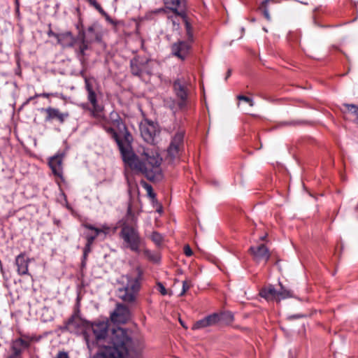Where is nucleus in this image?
I'll use <instances>...</instances> for the list:
<instances>
[{
    "label": "nucleus",
    "mask_w": 358,
    "mask_h": 358,
    "mask_svg": "<svg viewBox=\"0 0 358 358\" xmlns=\"http://www.w3.org/2000/svg\"><path fill=\"white\" fill-rule=\"evenodd\" d=\"M88 1L93 5L96 10H98L100 13H103V10L101 6L96 1V0H88Z\"/></svg>",
    "instance_id": "nucleus-35"
},
{
    "label": "nucleus",
    "mask_w": 358,
    "mask_h": 358,
    "mask_svg": "<svg viewBox=\"0 0 358 358\" xmlns=\"http://www.w3.org/2000/svg\"><path fill=\"white\" fill-rule=\"evenodd\" d=\"M56 39L63 48L71 47L75 43L74 37L69 31L59 34L56 36Z\"/></svg>",
    "instance_id": "nucleus-17"
},
{
    "label": "nucleus",
    "mask_w": 358,
    "mask_h": 358,
    "mask_svg": "<svg viewBox=\"0 0 358 358\" xmlns=\"http://www.w3.org/2000/svg\"><path fill=\"white\" fill-rule=\"evenodd\" d=\"M278 290L275 289V287L269 285L262 289L260 291V295L262 297L264 298L267 301H276L278 296Z\"/></svg>",
    "instance_id": "nucleus-19"
},
{
    "label": "nucleus",
    "mask_w": 358,
    "mask_h": 358,
    "mask_svg": "<svg viewBox=\"0 0 358 358\" xmlns=\"http://www.w3.org/2000/svg\"><path fill=\"white\" fill-rule=\"evenodd\" d=\"M208 325L212 326L218 322L220 320V317L217 314H213L205 317Z\"/></svg>",
    "instance_id": "nucleus-26"
},
{
    "label": "nucleus",
    "mask_w": 358,
    "mask_h": 358,
    "mask_svg": "<svg viewBox=\"0 0 358 358\" xmlns=\"http://www.w3.org/2000/svg\"><path fill=\"white\" fill-rule=\"evenodd\" d=\"M90 250V247H87V245L85 246V250H84V255L86 256L87 252H89Z\"/></svg>",
    "instance_id": "nucleus-44"
},
{
    "label": "nucleus",
    "mask_w": 358,
    "mask_h": 358,
    "mask_svg": "<svg viewBox=\"0 0 358 358\" xmlns=\"http://www.w3.org/2000/svg\"><path fill=\"white\" fill-rule=\"evenodd\" d=\"M136 252L142 253L143 256L148 260L154 263H157L160 261L161 256L157 252L151 251L145 248L142 247L140 244L139 238L136 235Z\"/></svg>",
    "instance_id": "nucleus-13"
},
{
    "label": "nucleus",
    "mask_w": 358,
    "mask_h": 358,
    "mask_svg": "<svg viewBox=\"0 0 358 358\" xmlns=\"http://www.w3.org/2000/svg\"><path fill=\"white\" fill-rule=\"evenodd\" d=\"M264 16H265V17H266L268 20H269L271 17H270V15H269V13H268V10H264Z\"/></svg>",
    "instance_id": "nucleus-43"
},
{
    "label": "nucleus",
    "mask_w": 358,
    "mask_h": 358,
    "mask_svg": "<svg viewBox=\"0 0 358 358\" xmlns=\"http://www.w3.org/2000/svg\"><path fill=\"white\" fill-rule=\"evenodd\" d=\"M134 285L119 290V296L124 301H133L134 300Z\"/></svg>",
    "instance_id": "nucleus-21"
},
{
    "label": "nucleus",
    "mask_w": 358,
    "mask_h": 358,
    "mask_svg": "<svg viewBox=\"0 0 358 358\" xmlns=\"http://www.w3.org/2000/svg\"><path fill=\"white\" fill-rule=\"evenodd\" d=\"M220 320H224L227 321V322H231L234 320V315L231 313H224L222 314L220 316Z\"/></svg>",
    "instance_id": "nucleus-30"
},
{
    "label": "nucleus",
    "mask_w": 358,
    "mask_h": 358,
    "mask_svg": "<svg viewBox=\"0 0 358 358\" xmlns=\"http://www.w3.org/2000/svg\"><path fill=\"white\" fill-rule=\"evenodd\" d=\"M107 133L115 140L124 163V175L129 186V194L131 195L134 170V152L131 145L133 138L126 126L121 121H116L111 127H106Z\"/></svg>",
    "instance_id": "nucleus-1"
},
{
    "label": "nucleus",
    "mask_w": 358,
    "mask_h": 358,
    "mask_svg": "<svg viewBox=\"0 0 358 358\" xmlns=\"http://www.w3.org/2000/svg\"><path fill=\"white\" fill-rule=\"evenodd\" d=\"M136 155V171L143 173L150 180H159L162 178L161 164L162 158L157 150L141 148Z\"/></svg>",
    "instance_id": "nucleus-2"
},
{
    "label": "nucleus",
    "mask_w": 358,
    "mask_h": 358,
    "mask_svg": "<svg viewBox=\"0 0 358 358\" xmlns=\"http://www.w3.org/2000/svg\"><path fill=\"white\" fill-rule=\"evenodd\" d=\"M292 317H293V318H296V317H299V316H295V315H294V316H292Z\"/></svg>",
    "instance_id": "nucleus-52"
},
{
    "label": "nucleus",
    "mask_w": 358,
    "mask_h": 358,
    "mask_svg": "<svg viewBox=\"0 0 358 358\" xmlns=\"http://www.w3.org/2000/svg\"><path fill=\"white\" fill-rule=\"evenodd\" d=\"M145 348V340L142 336L136 338V354L138 352L143 351Z\"/></svg>",
    "instance_id": "nucleus-25"
},
{
    "label": "nucleus",
    "mask_w": 358,
    "mask_h": 358,
    "mask_svg": "<svg viewBox=\"0 0 358 358\" xmlns=\"http://www.w3.org/2000/svg\"><path fill=\"white\" fill-rule=\"evenodd\" d=\"M88 48V45L87 44L85 43V41H84V38H83V41L81 43V44L79 46V53L81 55H84L85 54V51Z\"/></svg>",
    "instance_id": "nucleus-34"
},
{
    "label": "nucleus",
    "mask_w": 358,
    "mask_h": 358,
    "mask_svg": "<svg viewBox=\"0 0 358 358\" xmlns=\"http://www.w3.org/2000/svg\"><path fill=\"white\" fill-rule=\"evenodd\" d=\"M129 317L128 309L124 306L118 305L110 315V320L113 323H125Z\"/></svg>",
    "instance_id": "nucleus-12"
},
{
    "label": "nucleus",
    "mask_w": 358,
    "mask_h": 358,
    "mask_svg": "<svg viewBox=\"0 0 358 358\" xmlns=\"http://www.w3.org/2000/svg\"><path fill=\"white\" fill-rule=\"evenodd\" d=\"M55 94H52V93H43L41 94H36V96H43L45 98H48L49 96H54Z\"/></svg>",
    "instance_id": "nucleus-39"
},
{
    "label": "nucleus",
    "mask_w": 358,
    "mask_h": 358,
    "mask_svg": "<svg viewBox=\"0 0 358 358\" xmlns=\"http://www.w3.org/2000/svg\"><path fill=\"white\" fill-rule=\"evenodd\" d=\"M135 287H136V290L137 289V288H138L140 287V284L138 282V279L136 277V285H135Z\"/></svg>",
    "instance_id": "nucleus-46"
},
{
    "label": "nucleus",
    "mask_w": 358,
    "mask_h": 358,
    "mask_svg": "<svg viewBox=\"0 0 358 358\" xmlns=\"http://www.w3.org/2000/svg\"><path fill=\"white\" fill-rule=\"evenodd\" d=\"M266 235L260 237V240L264 241L266 239Z\"/></svg>",
    "instance_id": "nucleus-50"
},
{
    "label": "nucleus",
    "mask_w": 358,
    "mask_h": 358,
    "mask_svg": "<svg viewBox=\"0 0 358 358\" xmlns=\"http://www.w3.org/2000/svg\"><path fill=\"white\" fill-rule=\"evenodd\" d=\"M48 35L50 37L53 36L56 38V36L59 35V34H56V33L53 32L52 30H49L48 32Z\"/></svg>",
    "instance_id": "nucleus-40"
},
{
    "label": "nucleus",
    "mask_w": 358,
    "mask_h": 358,
    "mask_svg": "<svg viewBox=\"0 0 358 358\" xmlns=\"http://www.w3.org/2000/svg\"><path fill=\"white\" fill-rule=\"evenodd\" d=\"M87 328H90L97 341L106 338L108 331V322L107 321L97 322L90 325Z\"/></svg>",
    "instance_id": "nucleus-9"
},
{
    "label": "nucleus",
    "mask_w": 358,
    "mask_h": 358,
    "mask_svg": "<svg viewBox=\"0 0 358 358\" xmlns=\"http://www.w3.org/2000/svg\"><path fill=\"white\" fill-rule=\"evenodd\" d=\"M85 340H86V343H87L88 348L91 350L92 345H93V343L92 344L90 343L87 336H85Z\"/></svg>",
    "instance_id": "nucleus-41"
},
{
    "label": "nucleus",
    "mask_w": 358,
    "mask_h": 358,
    "mask_svg": "<svg viewBox=\"0 0 358 358\" xmlns=\"http://www.w3.org/2000/svg\"><path fill=\"white\" fill-rule=\"evenodd\" d=\"M29 259L26 258L24 253H21L15 258V265L19 275H29Z\"/></svg>",
    "instance_id": "nucleus-16"
},
{
    "label": "nucleus",
    "mask_w": 358,
    "mask_h": 358,
    "mask_svg": "<svg viewBox=\"0 0 358 358\" xmlns=\"http://www.w3.org/2000/svg\"><path fill=\"white\" fill-rule=\"evenodd\" d=\"M15 1H16V3H17V1H18V0H15Z\"/></svg>",
    "instance_id": "nucleus-56"
},
{
    "label": "nucleus",
    "mask_w": 358,
    "mask_h": 358,
    "mask_svg": "<svg viewBox=\"0 0 358 358\" xmlns=\"http://www.w3.org/2000/svg\"><path fill=\"white\" fill-rule=\"evenodd\" d=\"M150 238L157 246H160L164 241V237L162 235L157 231H153L152 233L150 235Z\"/></svg>",
    "instance_id": "nucleus-24"
},
{
    "label": "nucleus",
    "mask_w": 358,
    "mask_h": 358,
    "mask_svg": "<svg viewBox=\"0 0 358 358\" xmlns=\"http://www.w3.org/2000/svg\"><path fill=\"white\" fill-rule=\"evenodd\" d=\"M85 227L89 229L94 230L95 231V235L94 236H90L87 237V247H90L92 244V243L94 242V241L96 238V237L102 231L101 229H99L98 228H96V227H92V225H90V224H86Z\"/></svg>",
    "instance_id": "nucleus-23"
},
{
    "label": "nucleus",
    "mask_w": 358,
    "mask_h": 358,
    "mask_svg": "<svg viewBox=\"0 0 358 358\" xmlns=\"http://www.w3.org/2000/svg\"><path fill=\"white\" fill-rule=\"evenodd\" d=\"M122 238L124 240V245L134 250V231L132 226L124 224L122 232Z\"/></svg>",
    "instance_id": "nucleus-14"
},
{
    "label": "nucleus",
    "mask_w": 358,
    "mask_h": 358,
    "mask_svg": "<svg viewBox=\"0 0 358 358\" xmlns=\"http://www.w3.org/2000/svg\"><path fill=\"white\" fill-rule=\"evenodd\" d=\"M343 106L345 108L346 110L352 113L358 117V106L353 104H344Z\"/></svg>",
    "instance_id": "nucleus-29"
},
{
    "label": "nucleus",
    "mask_w": 358,
    "mask_h": 358,
    "mask_svg": "<svg viewBox=\"0 0 358 358\" xmlns=\"http://www.w3.org/2000/svg\"><path fill=\"white\" fill-rule=\"evenodd\" d=\"M29 342L22 338H17L13 341L11 346L13 352L15 353V355H20L24 349L28 348L29 346Z\"/></svg>",
    "instance_id": "nucleus-20"
},
{
    "label": "nucleus",
    "mask_w": 358,
    "mask_h": 358,
    "mask_svg": "<svg viewBox=\"0 0 358 358\" xmlns=\"http://www.w3.org/2000/svg\"><path fill=\"white\" fill-rule=\"evenodd\" d=\"M141 185L146 190L147 194L154 201L155 199V194L153 192L152 186L145 182H142Z\"/></svg>",
    "instance_id": "nucleus-27"
},
{
    "label": "nucleus",
    "mask_w": 358,
    "mask_h": 358,
    "mask_svg": "<svg viewBox=\"0 0 358 358\" xmlns=\"http://www.w3.org/2000/svg\"><path fill=\"white\" fill-rule=\"evenodd\" d=\"M20 355H15V352H13V354L9 356L8 358H17L19 357Z\"/></svg>",
    "instance_id": "nucleus-47"
},
{
    "label": "nucleus",
    "mask_w": 358,
    "mask_h": 358,
    "mask_svg": "<svg viewBox=\"0 0 358 358\" xmlns=\"http://www.w3.org/2000/svg\"><path fill=\"white\" fill-rule=\"evenodd\" d=\"M77 319H75V318H71L69 320L67 324H66V328L71 331V327L74 324V323H76V320Z\"/></svg>",
    "instance_id": "nucleus-37"
},
{
    "label": "nucleus",
    "mask_w": 358,
    "mask_h": 358,
    "mask_svg": "<svg viewBox=\"0 0 358 358\" xmlns=\"http://www.w3.org/2000/svg\"><path fill=\"white\" fill-rule=\"evenodd\" d=\"M94 358H106L103 354H96Z\"/></svg>",
    "instance_id": "nucleus-45"
},
{
    "label": "nucleus",
    "mask_w": 358,
    "mask_h": 358,
    "mask_svg": "<svg viewBox=\"0 0 358 358\" xmlns=\"http://www.w3.org/2000/svg\"><path fill=\"white\" fill-rule=\"evenodd\" d=\"M173 90L176 96L181 100L178 106L182 108L185 106V101L187 96L185 82L180 79L176 80L173 83Z\"/></svg>",
    "instance_id": "nucleus-15"
},
{
    "label": "nucleus",
    "mask_w": 358,
    "mask_h": 358,
    "mask_svg": "<svg viewBox=\"0 0 358 358\" xmlns=\"http://www.w3.org/2000/svg\"><path fill=\"white\" fill-rule=\"evenodd\" d=\"M64 156L63 153H58L49 159V166L53 174L59 178H62L63 175L62 162Z\"/></svg>",
    "instance_id": "nucleus-11"
},
{
    "label": "nucleus",
    "mask_w": 358,
    "mask_h": 358,
    "mask_svg": "<svg viewBox=\"0 0 358 358\" xmlns=\"http://www.w3.org/2000/svg\"><path fill=\"white\" fill-rule=\"evenodd\" d=\"M179 321H180V323L181 324V325H182L183 327H185V329H187V327H186V326H185L184 322H183L181 320H180Z\"/></svg>",
    "instance_id": "nucleus-49"
},
{
    "label": "nucleus",
    "mask_w": 358,
    "mask_h": 358,
    "mask_svg": "<svg viewBox=\"0 0 358 358\" xmlns=\"http://www.w3.org/2000/svg\"><path fill=\"white\" fill-rule=\"evenodd\" d=\"M87 88L88 91V100L93 106V109L92 111V115L94 117L99 118L101 117V108L96 104V94L88 85H87Z\"/></svg>",
    "instance_id": "nucleus-18"
},
{
    "label": "nucleus",
    "mask_w": 358,
    "mask_h": 358,
    "mask_svg": "<svg viewBox=\"0 0 358 358\" xmlns=\"http://www.w3.org/2000/svg\"><path fill=\"white\" fill-rule=\"evenodd\" d=\"M131 206H129V209H128L129 215H128L127 220H129V219L132 220V216H131Z\"/></svg>",
    "instance_id": "nucleus-42"
},
{
    "label": "nucleus",
    "mask_w": 358,
    "mask_h": 358,
    "mask_svg": "<svg viewBox=\"0 0 358 358\" xmlns=\"http://www.w3.org/2000/svg\"><path fill=\"white\" fill-rule=\"evenodd\" d=\"M184 131H178L172 137L170 145L167 148L166 160L170 164H174L180 157L183 148Z\"/></svg>",
    "instance_id": "nucleus-5"
},
{
    "label": "nucleus",
    "mask_w": 358,
    "mask_h": 358,
    "mask_svg": "<svg viewBox=\"0 0 358 358\" xmlns=\"http://www.w3.org/2000/svg\"><path fill=\"white\" fill-rule=\"evenodd\" d=\"M191 48V40L187 41H178L172 45L171 52L179 59L185 60L189 55Z\"/></svg>",
    "instance_id": "nucleus-7"
},
{
    "label": "nucleus",
    "mask_w": 358,
    "mask_h": 358,
    "mask_svg": "<svg viewBox=\"0 0 358 358\" xmlns=\"http://www.w3.org/2000/svg\"><path fill=\"white\" fill-rule=\"evenodd\" d=\"M184 252H185V255L187 257H190L193 254L192 249L190 248L189 245H185Z\"/></svg>",
    "instance_id": "nucleus-36"
},
{
    "label": "nucleus",
    "mask_w": 358,
    "mask_h": 358,
    "mask_svg": "<svg viewBox=\"0 0 358 358\" xmlns=\"http://www.w3.org/2000/svg\"><path fill=\"white\" fill-rule=\"evenodd\" d=\"M249 251L256 262H266L271 256L268 249L264 244H261L258 246H251Z\"/></svg>",
    "instance_id": "nucleus-8"
},
{
    "label": "nucleus",
    "mask_w": 358,
    "mask_h": 358,
    "mask_svg": "<svg viewBox=\"0 0 358 358\" xmlns=\"http://www.w3.org/2000/svg\"><path fill=\"white\" fill-rule=\"evenodd\" d=\"M192 284L191 282L189 280H184L182 282V290L180 293V296H182L185 294V292L191 287Z\"/></svg>",
    "instance_id": "nucleus-32"
},
{
    "label": "nucleus",
    "mask_w": 358,
    "mask_h": 358,
    "mask_svg": "<svg viewBox=\"0 0 358 358\" xmlns=\"http://www.w3.org/2000/svg\"><path fill=\"white\" fill-rule=\"evenodd\" d=\"M42 111H44L46 114L45 121L50 122L53 120H58L60 123H63L66 118L69 117V114L67 112L62 113L58 108L48 107L46 108H42Z\"/></svg>",
    "instance_id": "nucleus-10"
},
{
    "label": "nucleus",
    "mask_w": 358,
    "mask_h": 358,
    "mask_svg": "<svg viewBox=\"0 0 358 358\" xmlns=\"http://www.w3.org/2000/svg\"><path fill=\"white\" fill-rule=\"evenodd\" d=\"M166 9L171 11L173 15H168V19L173 24L175 29H178L180 22H184L187 28V35L192 38L189 24L185 18V0H164Z\"/></svg>",
    "instance_id": "nucleus-4"
},
{
    "label": "nucleus",
    "mask_w": 358,
    "mask_h": 358,
    "mask_svg": "<svg viewBox=\"0 0 358 358\" xmlns=\"http://www.w3.org/2000/svg\"><path fill=\"white\" fill-rule=\"evenodd\" d=\"M157 211L159 213L162 212V206L159 205V207L157 208Z\"/></svg>",
    "instance_id": "nucleus-48"
},
{
    "label": "nucleus",
    "mask_w": 358,
    "mask_h": 358,
    "mask_svg": "<svg viewBox=\"0 0 358 358\" xmlns=\"http://www.w3.org/2000/svg\"><path fill=\"white\" fill-rule=\"evenodd\" d=\"M141 275H142V271H140V270H138V277L140 278V276H141Z\"/></svg>",
    "instance_id": "nucleus-51"
},
{
    "label": "nucleus",
    "mask_w": 358,
    "mask_h": 358,
    "mask_svg": "<svg viewBox=\"0 0 358 358\" xmlns=\"http://www.w3.org/2000/svg\"><path fill=\"white\" fill-rule=\"evenodd\" d=\"M238 99L239 101H243L249 104L250 106H253L254 105V102L252 101V99H251L250 98L248 97V96H243V95H239L238 96Z\"/></svg>",
    "instance_id": "nucleus-33"
},
{
    "label": "nucleus",
    "mask_w": 358,
    "mask_h": 358,
    "mask_svg": "<svg viewBox=\"0 0 358 358\" xmlns=\"http://www.w3.org/2000/svg\"><path fill=\"white\" fill-rule=\"evenodd\" d=\"M157 289L161 293V294L162 295H166V294H171L172 293L170 292H169L165 288V287L163 285L162 283L161 282H158L157 284Z\"/></svg>",
    "instance_id": "nucleus-31"
},
{
    "label": "nucleus",
    "mask_w": 358,
    "mask_h": 358,
    "mask_svg": "<svg viewBox=\"0 0 358 358\" xmlns=\"http://www.w3.org/2000/svg\"><path fill=\"white\" fill-rule=\"evenodd\" d=\"M264 30L266 32H267V31H267V29H265V28H264Z\"/></svg>",
    "instance_id": "nucleus-53"
},
{
    "label": "nucleus",
    "mask_w": 358,
    "mask_h": 358,
    "mask_svg": "<svg viewBox=\"0 0 358 358\" xmlns=\"http://www.w3.org/2000/svg\"><path fill=\"white\" fill-rule=\"evenodd\" d=\"M131 331L122 327L113 329L109 339L113 345L111 352L113 358H131L127 346L131 342Z\"/></svg>",
    "instance_id": "nucleus-3"
},
{
    "label": "nucleus",
    "mask_w": 358,
    "mask_h": 358,
    "mask_svg": "<svg viewBox=\"0 0 358 358\" xmlns=\"http://www.w3.org/2000/svg\"><path fill=\"white\" fill-rule=\"evenodd\" d=\"M56 358H69V355L66 352H59Z\"/></svg>",
    "instance_id": "nucleus-38"
},
{
    "label": "nucleus",
    "mask_w": 358,
    "mask_h": 358,
    "mask_svg": "<svg viewBox=\"0 0 358 358\" xmlns=\"http://www.w3.org/2000/svg\"><path fill=\"white\" fill-rule=\"evenodd\" d=\"M356 209L358 210V204H357V206L356 207Z\"/></svg>",
    "instance_id": "nucleus-55"
},
{
    "label": "nucleus",
    "mask_w": 358,
    "mask_h": 358,
    "mask_svg": "<svg viewBox=\"0 0 358 358\" xmlns=\"http://www.w3.org/2000/svg\"><path fill=\"white\" fill-rule=\"evenodd\" d=\"M133 65V62H132V60L131 61V66H132Z\"/></svg>",
    "instance_id": "nucleus-54"
},
{
    "label": "nucleus",
    "mask_w": 358,
    "mask_h": 358,
    "mask_svg": "<svg viewBox=\"0 0 358 358\" xmlns=\"http://www.w3.org/2000/svg\"><path fill=\"white\" fill-rule=\"evenodd\" d=\"M207 327H209V326L208 325V323H207L206 319L203 318L201 320L197 321L195 324H194V325L192 327V329H194V330L199 329L205 328Z\"/></svg>",
    "instance_id": "nucleus-28"
},
{
    "label": "nucleus",
    "mask_w": 358,
    "mask_h": 358,
    "mask_svg": "<svg viewBox=\"0 0 358 358\" xmlns=\"http://www.w3.org/2000/svg\"><path fill=\"white\" fill-rule=\"evenodd\" d=\"M280 289L278 290L277 301L280 302L282 299L292 298L294 294L292 290L284 287L281 283H279Z\"/></svg>",
    "instance_id": "nucleus-22"
},
{
    "label": "nucleus",
    "mask_w": 358,
    "mask_h": 358,
    "mask_svg": "<svg viewBox=\"0 0 358 358\" xmlns=\"http://www.w3.org/2000/svg\"><path fill=\"white\" fill-rule=\"evenodd\" d=\"M139 129L145 141L152 144L157 141L160 131L156 123L145 120L140 123Z\"/></svg>",
    "instance_id": "nucleus-6"
}]
</instances>
